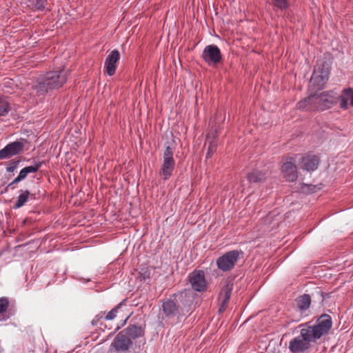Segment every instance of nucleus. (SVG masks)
<instances>
[{
    "label": "nucleus",
    "instance_id": "9b49d317",
    "mask_svg": "<svg viewBox=\"0 0 353 353\" xmlns=\"http://www.w3.org/2000/svg\"><path fill=\"white\" fill-rule=\"evenodd\" d=\"M310 347L311 345L301 334L293 338L289 343V350L292 353H303Z\"/></svg>",
    "mask_w": 353,
    "mask_h": 353
},
{
    "label": "nucleus",
    "instance_id": "f257e3e1",
    "mask_svg": "<svg viewBox=\"0 0 353 353\" xmlns=\"http://www.w3.org/2000/svg\"><path fill=\"white\" fill-rule=\"evenodd\" d=\"M68 73L65 70L50 71L41 77L34 86L37 95L41 98L51 92L63 86L66 82Z\"/></svg>",
    "mask_w": 353,
    "mask_h": 353
},
{
    "label": "nucleus",
    "instance_id": "4be33fe9",
    "mask_svg": "<svg viewBox=\"0 0 353 353\" xmlns=\"http://www.w3.org/2000/svg\"><path fill=\"white\" fill-rule=\"evenodd\" d=\"M30 194L28 190H21V194L19 195L16 203L14 205V208L17 209L23 206L27 201Z\"/></svg>",
    "mask_w": 353,
    "mask_h": 353
},
{
    "label": "nucleus",
    "instance_id": "6e6552de",
    "mask_svg": "<svg viewBox=\"0 0 353 353\" xmlns=\"http://www.w3.org/2000/svg\"><path fill=\"white\" fill-rule=\"evenodd\" d=\"M188 280L194 290L200 292L206 289L207 283L204 272L202 270H194L190 273Z\"/></svg>",
    "mask_w": 353,
    "mask_h": 353
},
{
    "label": "nucleus",
    "instance_id": "b1692460",
    "mask_svg": "<svg viewBox=\"0 0 353 353\" xmlns=\"http://www.w3.org/2000/svg\"><path fill=\"white\" fill-rule=\"evenodd\" d=\"M10 110L8 102L3 98H0V116L6 114Z\"/></svg>",
    "mask_w": 353,
    "mask_h": 353
},
{
    "label": "nucleus",
    "instance_id": "f8f14e48",
    "mask_svg": "<svg viewBox=\"0 0 353 353\" xmlns=\"http://www.w3.org/2000/svg\"><path fill=\"white\" fill-rule=\"evenodd\" d=\"M281 173L283 176L288 181H294L298 177L296 166L292 158L287 161L281 165Z\"/></svg>",
    "mask_w": 353,
    "mask_h": 353
},
{
    "label": "nucleus",
    "instance_id": "cd10ccee",
    "mask_svg": "<svg viewBox=\"0 0 353 353\" xmlns=\"http://www.w3.org/2000/svg\"><path fill=\"white\" fill-rule=\"evenodd\" d=\"M120 307V305H117V307H114L112 310H111L108 314L107 315L105 316V319L106 320H112L114 319L116 316H117V313L118 312V310Z\"/></svg>",
    "mask_w": 353,
    "mask_h": 353
},
{
    "label": "nucleus",
    "instance_id": "c85d7f7f",
    "mask_svg": "<svg viewBox=\"0 0 353 353\" xmlns=\"http://www.w3.org/2000/svg\"><path fill=\"white\" fill-rule=\"evenodd\" d=\"M274 5L279 9L283 10L288 7V3L287 0H274Z\"/></svg>",
    "mask_w": 353,
    "mask_h": 353
},
{
    "label": "nucleus",
    "instance_id": "ddd939ff",
    "mask_svg": "<svg viewBox=\"0 0 353 353\" xmlns=\"http://www.w3.org/2000/svg\"><path fill=\"white\" fill-rule=\"evenodd\" d=\"M296 107L301 110L315 111L320 110L316 94H311L308 97L297 103Z\"/></svg>",
    "mask_w": 353,
    "mask_h": 353
},
{
    "label": "nucleus",
    "instance_id": "a211bd4d",
    "mask_svg": "<svg viewBox=\"0 0 353 353\" xmlns=\"http://www.w3.org/2000/svg\"><path fill=\"white\" fill-rule=\"evenodd\" d=\"M130 344V340L129 338L122 333H119L112 343V345L118 351L126 350Z\"/></svg>",
    "mask_w": 353,
    "mask_h": 353
},
{
    "label": "nucleus",
    "instance_id": "393cba45",
    "mask_svg": "<svg viewBox=\"0 0 353 353\" xmlns=\"http://www.w3.org/2000/svg\"><path fill=\"white\" fill-rule=\"evenodd\" d=\"M30 6L37 10H43L45 8L43 0H29Z\"/></svg>",
    "mask_w": 353,
    "mask_h": 353
},
{
    "label": "nucleus",
    "instance_id": "39448f33",
    "mask_svg": "<svg viewBox=\"0 0 353 353\" xmlns=\"http://www.w3.org/2000/svg\"><path fill=\"white\" fill-rule=\"evenodd\" d=\"M239 257V251L232 250L228 252L218 258L216 260L217 267L223 272L229 271L234 267Z\"/></svg>",
    "mask_w": 353,
    "mask_h": 353
},
{
    "label": "nucleus",
    "instance_id": "dca6fc26",
    "mask_svg": "<svg viewBox=\"0 0 353 353\" xmlns=\"http://www.w3.org/2000/svg\"><path fill=\"white\" fill-rule=\"evenodd\" d=\"M41 163H36L33 165L27 166L21 170L19 175L14 179V180L10 183V185L19 183V181L26 179L27 175L30 173H35L41 168Z\"/></svg>",
    "mask_w": 353,
    "mask_h": 353
},
{
    "label": "nucleus",
    "instance_id": "0eeeda50",
    "mask_svg": "<svg viewBox=\"0 0 353 353\" xmlns=\"http://www.w3.org/2000/svg\"><path fill=\"white\" fill-rule=\"evenodd\" d=\"M201 57L208 65H216L222 59L221 50L215 45L207 46L204 48Z\"/></svg>",
    "mask_w": 353,
    "mask_h": 353
},
{
    "label": "nucleus",
    "instance_id": "423d86ee",
    "mask_svg": "<svg viewBox=\"0 0 353 353\" xmlns=\"http://www.w3.org/2000/svg\"><path fill=\"white\" fill-rule=\"evenodd\" d=\"M320 110H325L332 108L337 101L338 95L332 91H325L316 93Z\"/></svg>",
    "mask_w": 353,
    "mask_h": 353
},
{
    "label": "nucleus",
    "instance_id": "1a4fd4ad",
    "mask_svg": "<svg viewBox=\"0 0 353 353\" xmlns=\"http://www.w3.org/2000/svg\"><path fill=\"white\" fill-rule=\"evenodd\" d=\"M24 148L23 141H14L0 150V159H8L21 152Z\"/></svg>",
    "mask_w": 353,
    "mask_h": 353
},
{
    "label": "nucleus",
    "instance_id": "5701e85b",
    "mask_svg": "<svg viewBox=\"0 0 353 353\" xmlns=\"http://www.w3.org/2000/svg\"><path fill=\"white\" fill-rule=\"evenodd\" d=\"M321 187L319 185H314L312 184H301L300 187L301 192L306 194L313 193L320 190Z\"/></svg>",
    "mask_w": 353,
    "mask_h": 353
},
{
    "label": "nucleus",
    "instance_id": "bb28decb",
    "mask_svg": "<svg viewBox=\"0 0 353 353\" xmlns=\"http://www.w3.org/2000/svg\"><path fill=\"white\" fill-rule=\"evenodd\" d=\"M216 143L214 141H211L209 144L208 152L206 153V158H210L213 153L216 152Z\"/></svg>",
    "mask_w": 353,
    "mask_h": 353
},
{
    "label": "nucleus",
    "instance_id": "2eb2a0df",
    "mask_svg": "<svg viewBox=\"0 0 353 353\" xmlns=\"http://www.w3.org/2000/svg\"><path fill=\"white\" fill-rule=\"evenodd\" d=\"M338 99H339L340 108L343 110L348 109L349 106L353 107V89H344Z\"/></svg>",
    "mask_w": 353,
    "mask_h": 353
},
{
    "label": "nucleus",
    "instance_id": "f3484780",
    "mask_svg": "<svg viewBox=\"0 0 353 353\" xmlns=\"http://www.w3.org/2000/svg\"><path fill=\"white\" fill-rule=\"evenodd\" d=\"M179 307L176 303L171 299L163 302L162 310L165 316L170 318L174 316L178 312Z\"/></svg>",
    "mask_w": 353,
    "mask_h": 353
},
{
    "label": "nucleus",
    "instance_id": "9d476101",
    "mask_svg": "<svg viewBox=\"0 0 353 353\" xmlns=\"http://www.w3.org/2000/svg\"><path fill=\"white\" fill-rule=\"evenodd\" d=\"M120 59V53L117 50H112L105 60L104 68L109 76H112L116 72L117 63Z\"/></svg>",
    "mask_w": 353,
    "mask_h": 353
},
{
    "label": "nucleus",
    "instance_id": "7ed1b4c3",
    "mask_svg": "<svg viewBox=\"0 0 353 353\" xmlns=\"http://www.w3.org/2000/svg\"><path fill=\"white\" fill-rule=\"evenodd\" d=\"M330 67L328 64L323 63L318 64L312 73L310 79V86L316 90L322 89L329 79Z\"/></svg>",
    "mask_w": 353,
    "mask_h": 353
},
{
    "label": "nucleus",
    "instance_id": "20e7f679",
    "mask_svg": "<svg viewBox=\"0 0 353 353\" xmlns=\"http://www.w3.org/2000/svg\"><path fill=\"white\" fill-rule=\"evenodd\" d=\"M174 166L173 150L170 146H167L163 152V162L160 172V174L164 180L168 179L172 176Z\"/></svg>",
    "mask_w": 353,
    "mask_h": 353
},
{
    "label": "nucleus",
    "instance_id": "6ab92c4d",
    "mask_svg": "<svg viewBox=\"0 0 353 353\" xmlns=\"http://www.w3.org/2000/svg\"><path fill=\"white\" fill-rule=\"evenodd\" d=\"M265 178L266 173L259 170H254L247 175V179L250 183H259L264 181Z\"/></svg>",
    "mask_w": 353,
    "mask_h": 353
},
{
    "label": "nucleus",
    "instance_id": "aec40b11",
    "mask_svg": "<svg viewBox=\"0 0 353 353\" xmlns=\"http://www.w3.org/2000/svg\"><path fill=\"white\" fill-rule=\"evenodd\" d=\"M311 303L310 296L308 294H303L296 299V304L301 311L307 310Z\"/></svg>",
    "mask_w": 353,
    "mask_h": 353
},
{
    "label": "nucleus",
    "instance_id": "c756f323",
    "mask_svg": "<svg viewBox=\"0 0 353 353\" xmlns=\"http://www.w3.org/2000/svg\"><path fill=\"white\" fill-rule=\"evenodd\" d=\"M13 170H14V167L8 168V170L9 172H12V171H13Z\"/></svg>",
    "mask_w": 353,
    "mask_h": 353
},
{
    "label": "nucleus",
    "instance_id": "f03ea898",
    "mask_svg": "<svg viewBox=\"0 0 353 353\" xmlns=\"http://www.w3.org/2000/svg\"><path fill=\"white\" fill-rule=\"evenodd\" d=\"M301 326V335L311 345L329 332L332 326V318L327 314H323L314 325L305 323Z\"/></svg>",
    "mask_w": 353,
    "mask_h": 353
},
{
    "label": "nucleus",
    "instance_id": "4468645a",
    "mask_svg": "<svg viewBox=\"0 0 353 353\" xmlns=\"http://www.w3.org/2000/svg\"><path fill=\"white\" fill-rule=\"evenodd\" d=\"M319 158L316 155H306L302 157L300 168L307 172H313L318 168Z\"/></svg>",
    "mask_w": 353,
    "mask_h": 353
},
{
    "label": "nucleus",
    "instance_id": "412c9836",
    "mask_svg": "<svg viewBox=\"0 0 353 353\" xmlns=\"http://www.w3.org/2000/svg\"><path fill=\"white\" fill-rule=\"evenodd\" d=\"M232 292V288L227 285L221 292L219 301L221 302V306L224 307L228 302Z\"/></svg>",
    "mask_w": 353,
    "mask_h": 353
},
{
    "label": "nucleus",
    "instance_id": "a878e982",
    "mask_svg": "<svg viewBox=\"0 0 353 353\" xmlns=\"http://www.w3.org/2000/svg\"><path fill=\"white\" fill-rule=\"evenodd\" d=\"M9 305V301L7 298H0V314L3 313L6 311Z\"/></svg>",
    "mask_w": 353,
    "mask_h": 353
}]
</instances>
